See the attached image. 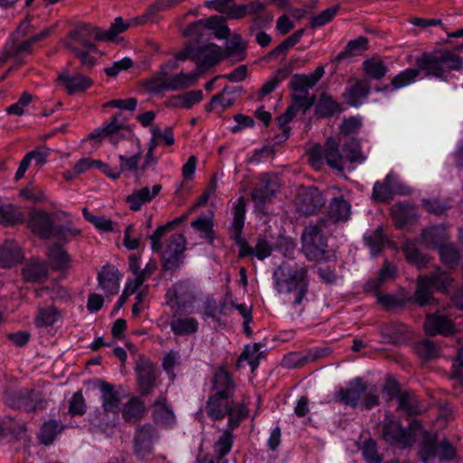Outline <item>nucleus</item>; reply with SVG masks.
Returning a JSON list of instances; mask_svg holds the SVG:
<instances>
[{
	"label": "nucleus",
	"mask_w": 463,
	"mask_h": 463,
	"mask_svg": "<svg viewBox=\"0 0 463 463\" xmlns=\"http://www.w3.org/2000/svg\"><path fill=\"white\" fill-rule=\"evenodd\" d=\"M98 388L100 392V403L103 412L106 414H118L120 411L121 399L115 390V385L104 382H98Z\"/></svg>",
	"instance_id": "nucleus-21"
},
{
	"label": "nucleus",
	"mask_w": 463,
	"mask_h": 463,
	"mask_svg": "<svg viewBox=\"0 0 463 463\" xmlns=\"http://www.w3.org/2000/svg\"><path fill=\"white\" fill-rule=\"evenodd\" d=\"M4 401L10 408L25 412L42 411L47 406V401L42 392L28 388L6 390Z\"/></svg>",
	"instance_id": "nucleus-8"
},
{
	"label": "nucleus",
	"mask_w": 463,
	"mask_h": 463,
	"mask_svg": "<svg viewBox=\"0 0 463 463\" xmlns=\"http://www.w3.org/2000/svg\"><path fill=\"white\" fill-rule=\"evenodd\" d=\"M133 135V128L130 125H118V123L104 122L100 127L95 128L89 134L90 139H104L107 138L113 146L123 140L127 139Z\"/></svg>",
	"instance_id": "nucleus-16"
},
{
	"label": "nucleus",
	"mask_w": 463,
	"mask_h": 463,
	"mask_svg": "<svg viewBox=\"0 0 463 463\" xmlns=\"http://www.w3.org/2000/svg\"><path fill=\"white\" fill-rule=\"evenodd\" d=\"M24 220V213L14 204H5L0 206V224L4 226H14L23 222Z\"/></svg>",
	"instance_id": "nucleus-47"
},
{
	"label": "nucleus",
	"mask_w": 463,
	"mask_h": 463,
	"mask_svg": "<svg viewBox=\"0 0 463 463\" xmlns=\"http://www.w3.org/2000/svg\"><path fill=\"white\" fill-rule=\"evenodd\" d=\"M368 49V40L365 37L360 36L354 40L347 43L345 50L339 52L334 59L335 62H341L348 57H352Z\"/></svg>",
	"instance_id": "nucleus-48"
},
{
	"label": "nucleus",
	"mask_w": 463,
	"mask_h": 463,
	"mask_svg": "<svg viewBox=\"0 0 463 463\" xmlns=\"http://www.w3.org/2000/svg\"><path fill=\"white\" fill-rule=\"evenodd\" d=\"M325 69L323 66H318L316 70L307 74H295L289 81V89L293 91L292 104H295L304 111L310 109L314 103V99L309 96V90L312 89L324 76Z\"/></svg>",
	"instance_id": "nucleus-7"
},
{
	"label": "nucleus",
	"mask_w": 463,
	"mask_h": 463,
	"mask_svg": "<svg viewBox=\"0 0 463 463\" xmlns=\"http://www.w3.org/2000/svg\"><path fill=\"white\" fill-rule=\"evenodd\" d=\"M22 276L27 282L43 283L49 277L47 265L43 261L32 260L24 266Z\"/></svg>",
	"instance_id": "nucleus-35"
},
{
	"label": "nucleus",
	"mask_w": 463,
	"mask_h": 463,
	"mask_svg": "<svg viewBox=\"0 0 463 463\" xmlns=\"http://www.w3.org/2000/svg\"><path fill=\"white\" fill-rule=\"evenodd\" d=\"M395 181V175L388 174L383 182L377 181L372 193V198L377 203H387L392 199V183Z\"/></svg>",
	"instance_id": "nucleus-45"
},
{
	"label": "nucleus",
	"mask_w": 463,
	"mask_h": 463,
	"mask_svg": "<svg viewBox=\"0 0 463 463\" xmlns=\"http://www.w3.org/2000/svg\"><path fill=\"white\" fill-rule=\"evenodd\" d=\"M249 410L244 403H235L233 401L230 405L228 416V430L232 431L239 427L241 422L248 417Z\"/></svg>",
	"instance_id": "nucleus-54"
},
{
	"label": "nucleus",
	"mask_w": 463,
	"mask_h": 463,
	"mask_svg": "<svg viewBox=\"0 0 463 463\" xmlns=\"http://www.w3.org/2000/svg\"><path fill=\"white\" fill-rule=\"evenodd\" d=\"M154 434L155 428L150 423L140 425L136 429L134 450L137 457L144 458L151 453Z\"/></svg>",
	"instance_id": "nucleus-22"
},
{
	"label": "nucleus",
	"mask_w": 463,
	"mask_h": 463,
	"mask_svg": "<svg viewBox=\"0 0 463 463\" xmlns=\"http://www.w3.org/2000/svg\"><path fill=\"white\" fill-rule=\"evenodd\" d=\"M380 332L383 342L386 344L399 345L409 336L408 326L401 322L392 321L380 326Z\"/></svg>",
	"instance_id": "nucleus-28"
},
{
	"label": "nucleus",
	"mask_w": 463,
	"mask_h": 463,
	"mask_svg": "<svg viewBox=\"0 0 463 463\" xmlns=\"http://www.w3.org/2000/svg\"><path fill=\"white\" fill-rule=\"evenodd\" d=\"M213 394L225 396L234 395L235 384L232 375L223 367L218 368L213 376Z\"/></svg>",
	"instance_id": "nucleus-33"
},
{
	"label": "nucleus",
	"mask_w": 463,
	"mask_h": 463,
	"mask_svg": "<svg viewBox=\"0 0 463 463\" xmlns=\"http://www.w3.org/2000/svg\"><path fill=\"white\" fill-rule=\"evenodd\" d=\"M177 67L178 63L174 60L162 63L158 71L144 80L145 90L150 94L158 95L165 91H177L192 87L194 80L193 76L184 75L183 71L169 76V73Z\"/></svg>",
	"instance_id": "nucleus-3"
},
{
	"label": "nucleus",
	"mask_w": 463,
	"mask_h": 463,
	"mask_svg": "<svg viewBox=\"0 0 463 463\" xmlns=\"http://www.w3.org/2000/svg\"><path fill=\"white\" fill-rule=\"evenodd\" d=\"M162 189V185L156 184L152 188L148 186L134 190L126 197V203L131 211H139L142 206L153 201Z\"/></svg>",
	"instance_id": "nucleus-24"
},
{
	"label": "nucleus",
	"mask_w": 463,
	"mask_h": 463,
	"mask_svg": "<svg viewBox=\"0 0 463 463\" xmlns=\"http://www.w3.org/2000/svg\"><path fill=\"white\" fill-rule=\"evenodd\" d=\"M421 240L428 248H439L448 239L447 230L442 225L428 227L421 232Z\"/></svg>",
	"instance_id": "nucleus-39"
},
{
	"label": "nucleus",
	"mask_w": 463,
	"mask_h": 463,
	"mask_svg": "<svg viewBox=\"0 0 463 463\" xmlns=\"http://www.w3.org/2000/svg\"><path fill=\"white\" fill-rule=\"evenodd\" d=\"M302 250L310 261L336 262L335 253L327 249L326 238L318 225L305 229L302 233Z\"/></svg>",
	"instance_id": "nucleus-5"
},
{
	"label": "nucleus",
	"mask_w": 463,
	"mask_h": 463,
	"mask_svg": "<svg viewBox=\"0 0 463 463\" xmlns=\"http://www.w3.org/2000/svg\"><path fill=\"white\" fill-rule=\"evenodd\" d=\"M191 226L201 233V237L213 243L214 240L213 220L210 215H201L192 222Z\"/></svg>",
	"instance_id": "nucleus-52"
},
{
	"label": "nucleus",
	"mask_w": 463,
	"mask_h": 463,
	"mask_svg": "<svg viewBox=\"0 0 463 463\" xmlns=\"http://www.w3.org/2000/svg\"><path fill=\"white\" fill-rule=\"evenodd\" d=\"M232 396L212 394L209 396L205 410L208 417L213 420H223L229 412L232 402Z\"/></svg>",
	"instance_id": "nucleus-25"
},
{
	"label": "nucleus",
	"mask_w": 463,
	"mask_h": 463,
	"mask_svg": "<svg viewBox=\"0 0 463 463\" xmlns=\"http://www.w3.org/2000/svg\"><path fill=\"white\" fill-rule=\"evenodd\" d=\"M24 254L20 246L13 241H7L0 247V268H11L20 263Z\"/></svg>",
	"instance_id": "nucleus-36"
},
{
	"label": "nucleus",
	"mask_w": 463,
	"mask_h": 463,
	"mask_svg": "<svg viewBox=\"0 0 463 463\" xmlns=\"http://www.w3.org/2000/svg\"><path fill=\"white\" fill-rule=\"evenodd\" d=\"M49 33L50 31L45 29L20 43L14 44L7 52V55L9 57L14 58L18 61V66L21 65L23 63V60L20 58V56L22 54H30L32 52V46L34 43L45 39L49 35Z\"/></svg>",
	"instance_id": "nucleus-38"
},
{
	"label": "nucleus",
	"mask_w": 463,
	"mask_h": 463,
	"mask_svg": "<svg viewBox=\"0 0 463 463\" xmlns=\"http://www.w3.org/2000/svg\"><path fill=\"white\" fill-rule=\"evenodd\" d=\"M60 317V311L54 306L42 307L35 317V325L38 327L52 326Z\"/></svg>",
	"instance_id": "nucleus-56"
},
{
	"label": "nucleus",
	"mask_w": 463,
	"mask_h": 463,
	"mask_svg": "<svg viewBox=\"0 0 463 463\" xmlns=\"http://www.w3.org/2000/svg\"><path fill=\"white\" fill-rule=\"evenodd\" d=\"M65 218V223L62 225L54 226L52 236L59 241L68 243L72 240L81 235V230L75 228L71 221L69 219V214L65 212L61 213Z\"/></svg>",
	"instance_id": "nucleus-43"
},
{
	"label": "nucleus",
	"mask_w": 463,
	"mask_h": 463,
	"mask_svg": "<svg viewBox=\"0 0 463 463\" xmlns=\"http://www.w3.org/2000/svg\"><path fill=\"white\" fill-rule=\"evenodd\" d=\"M363 69L370 79L376 80H382L388 71L385 63L378 58H371L364 61Z\"/></svg>",
	"instance_id": "nucleus-53"
},
{
	"label": "nucleus",
	"mask_w": 463,
	"mask_h": 463,
	"mask_svg": "<svg viewBox=\"0 0 463 463\" xmlns=\"http://www.w3.org/2000/svg\"><path fill=\"white\" fill-rule=\"evenodd\" d=\"M63 428L64 425L55 420L44 422L39 433L41 443L46 446L52 444L56 436L63 430Z\"/></svg>",
	"instance_id": "nucleus-49"
},
{
	"label": "nucleus",
	"mask_w": 463,
	"mask_h": 463,
	"mask_svg": "<svg viewBox=\"0 0 463 463\" xmlns=\"http://www.w3.org/2000/svg\"><path fill=\"white\" fill-rule=\"evenodd\" d=\"M326 199L317 188L310 187L298 194L297 210L304 215H312L325 205Z\"/></svg>",
	"instance_id": "nucleus-18"
},
{
	"label": "nucleus",
	"mask_w": 463,
	"mask_h": 463,
	"mask_svg": "<svg viewBox=\"0 0 463 463\" xmlns=\"http://www.w3.org/2000/svg\"><path fill=\"white\" fill-rule=\"evenodd\" d=\"M288 77V71L283 69L278 70L274 75L270 76L259 90L258 99H262L273 92L276 88Z\"/></svg>",
	"instance_id": "nucleus-60"
},
{
	"label": "nucleus",
	"mask_w": 463,
	"mask_h": 463,
	"mask_svg": "<svg viewBox=\"0 0 463 463\" xmlns=\"http://www.w3.org/2000/svg\"><path fill=\"white\" fill-rule=\"evenodd\" d=\"M137 374L140 393L144 396L149 395L153 392L156 380L154 364L149 361L137 364Z\"/></svg>",
	"instance_id": "nucleus-27"
},
{
	"label": "nucleus",
	"mask_w": 463,
	"mask_h": 463,
	"mask_svg": "<svg viewBox=\"0 0 463 463\" xmlns=\"http://www.w3.org/2000/svg\"><path fill=\"white\" fill-rule=\"evenodd\" d=\"M47 259L51 267L57 271H65L70 269L71 259L67 250L58 243H54L47 250Z\"/></svg>",
	"instance_id": "nucleus-34"
},
{
	"label": "nucleus",
	"mask_w": 463,
	"mask_h": 463,
	"mask_svg": "<svg viewBox=\"0 0 463 463\" xmlns=\"http://www.w3.org/2000/svg\"><path fill=\"white\" fill-rule=\"evenodd\" d=\"M152 417L156 423L165 426H173L175 422V416L173 409L168 405L167 399L159 395L153 403Z\"/></svg>",
	"instance_id": "nucleus-32"
},
{
	"label": "nucleus",
	"mask_w": 463,
	"mask_h": 463,
	"mask_svg": "<svg viewBox=\"0 0 463 463\" xmlns=\"http://www.w3.org/2000/svg\"><path fill=\"white\" fill-rule=\"evenodd\" d=\"M186 239L182 233H175L167 241L165 249L160 254V260L164 271L176 270L184 259Z\"/></svg>",
	"instance_id": "nucleus-11"
},
{
	"label": "nucleus",
	"mask_w": 463,
	"mask_h": 463,
	"mask_svg": "<svg viewBox=\"0 0 463 463\" xmlns=\"http://www.w3.org/2000/svg\"><path fill=\"white\" fill-rule=\"evenodd\" d=\"M335 399L345 406H360L362 410H371L379 405L378 389L375 386L369 389L361 377H356L349 381L345 386L339 387Z\"/></svg>",
	"instance_id": "nucleus-4"
},
{
	"label": "nucleus",
	"mask_w": 463,
	"mask_h": 463,
	"mask_svg": "<svg viewBox=\"0 0 463 463\" xmlns=\"http://www.w3.org/2000/svg\"><path fill=\"white\" fill-rule=\"evenodd\" d=\"M398 409L404 411L409 416L416 415L420 412L419 408L418 398L414 393L410 392H404L397 396Z\"/></svg>",
	"instance_id": "nucleus-55"
},
{
	"label": "nucleus",
	"mask_w": 463,
	"mask_h": 463,
	"mask_svg": "<svg viewBox=\"0 0 463 463\" xmlns=\"http://www.w3.org/2000/svg\"><path fill=\"white\" fill-rule=\"evenodd\" d=\"M395 274L396 267L386 260L379 271L378 278L370 279L365 285V289L378 290L385 281L394 279Z\"/></svg>",
	"instance_id": "nucleus-50"
},
{
	"label": "nucleus",
	"mask_w": 463,
	"mask_h": 463,
	"mask_svg": "<svg viewBox=\"0 0 463 463\" xmlns=\"http://www.w3.org/2000/svg\"><path fill=\"white\" fill-rule=\"evenodd\" d=\"M221 58V48L216 44L211 43L196 48L195 54L193 56V61H195L196 68L191 72L184 73V75L194 77L193 82L194 86L197 82L199 75L218 64Z\"/></svg>",
	"instance_id": "nucleus-12"
},
{
	"label": "nucleus",
	"mask_w": 463,
	"mask_h": 463,
	"mask_svg": "<svg viewBox=\"0 0 463 463\" xmlns=\"http://www.w3.org/2000/svg\"><path fill=\"white\" fill-rule=\"evenodd\" d=\"M246 213V203L242 196L239 197L233 207L232 222L230 225L231 238L234 241L235 244L239 247V257L245 258L254 255L253 248L250 247L248 241L242 238L241 234L244 228Z\"/></svg>",
	"instance_id": "nucleus-10"
},
{
	"label": "nucleus",
	"mask_w": 463,
	"mask_h": 463,
	"mask_svg": "<svg viewBox=\"0 0 463 463\" xmlns=\"http://www.w3.org/2000/svg\"><path fill=\"white\" fill-rule=\"evenodd\" d=\"M383 439L387 443L402 449L411 447L414 441L411 432L405 430L399 420L390 415H386L383 421Z\"/></svg>",
	"instance_id": "nucleus-14"
},
{
	"label": "nucleus",
	"mask_w": 463,
	"mask_h": 463,
	"mask_svg": "<svg viewBox=\"0 0 463 463\" xmlns=\"http://www.w3.org/2000/svg\"><path fill=\"white\" fill-rule=\"evenodd\" d=\"M121 415L125 422L129 424H136L141 420L146 411L145 402L138 397H131L120 408Z\"/></svg>",
	"instance_id": "nucleus-31"
},
{
	"label": "nucleus",
	"mask_w": 463,
	"mask_h": 463,
	"mask_svg": "<svg viewBox=\"0 0 463 463\" xmlns=\"http://www.w3.org/2000/svg\"><path fill=\"white\" fill-rule=\"evenodd\" d=\"M351 213V204L343 196L333 198L328 206V216L334 222H346Z\"/></svg>",
	"instance_id": "nucleus-42"
},
{
	"label": "nucleus",
	"mask_w": 463,
	"mask_h": 463,
	"mask_svg": "<svg viewBox=\"0 0 463 463\" xmlns=\"http://www.w3.org/2000/svg\"><path fill=\"white\" fill-rule=\"evenodd\" d=\"M261 346L262 345L260 343H255L252 345H246L243 352L238 358V364H241L243 361H248V364L251 368V372H254L260 364V358L261 355L260 349Z\"/></svg>",
	"instance_id": "nucleus-58"
},
{
	"label": "nucleus",
	"mask_w": 463,
	"mask_h": 463,
	"mask_svg": "<svg viewBox=\"0 0 463 463\" xmlns=\"http://www.w3.org/2000/svg\"><path fill=\"white\" fill-rule=\"evenodd\" d=\"M196 300L193 285L188 280L175 282L165 293L166 305L177 314H184Z\"/></svg>",
	"instance_id": "nucleus-9"
},
{
	"label": "nucleus",
	"mask_w": 463,
	"mask_h": 463,
	"mask_svg": "<svg viewBox=\"0 0 463 463\" xmlns=\"http://www.w3.org/2000/svg\"><path fill=\"white\" fill-rule=\"evenodd\" d=\"M439 252L441 261L447 266H456L460 260V254L453 244L444 243L439 247Z\"/></svg>",
	"instance_id": "nucleus-64"
},
{
	"label": "nucleus",
	"mask_w": 463,
	"mask_h": 463,
	"mask_svg": "<svg viewBox=\"0 0 463 463\" xmlns=\"http://www.w3.org/2000/svg\"><path fill=\"white\" fill-rule=\"evenodd\" d=\"M424 330L428 335H449L454 332V324L446 316L428 315L424 322Z\"/></svg>",
	"instance_id": "nucleus-26"
},
{
	"label": "nucleus",
	"mask_w": 463,
	"mask_h": 463,
	"mask_svg": "<svg viewBox=\"0 0 463 463\" xmlns=\"http://www.w3.org/2000/svg\"><path fill=\"white\" fill-rule=\"evenodd\" d=\"M424 276L434 291L448 290L453 281L449 274L441 269H437L430 274Z\"/></svg>",
	"instance_id": "nucleus-51"
},
{
	"label": "nucleus",
	"mask_w": 463,
	"mask_h": 463,
	"mask_svg": "<svg viewBox=\"0 0 463 463\" xmlns=\"http://www.w3.org/2000/svg\"><path fill=\"white\" fill-rule=\"evenodd\" d=\"M203 94L201 90H191L184 94L173 97L170 105L180 109H192L195 104L203 100Z\"/></svg>",
	"instance_id": "nucleus-46"
},
{
	"label": "nucleus",
	"mask_w": 463,
	"mask_h": 463,
	"mask_svg": "<svg viewBox=\"0 0 463 463\" xmlns=\"http://www.w3.org/2000/svg\"><path fill=\"white\" fill-rule=\"evenodd\" d=\"M273 285L279 294L294 293L293 306L300 305L309 287L308 267L303 261L283 260L273 271Z\"/></svg>",
	"instance_id": "nucleus-2"
},
{
	"label": "nucleus",
	"mask_w": 463,
	"mask_h": 463,
	"mask_svg": "<svg viewBox=\"0 0 463 463\" xmlns=\"http://www.w3.org/2000/svg\"><path fill=\"white\" fill-rule=\"evenodd\" d=\"M456 454V448L448 439L438 441L433 437H425L420 449V458L425 463L435 458L449 461L455 458Z\"/></svg>",
	"instance_id": "nucleus-13"
},
{
	"label": "nucleus",
	"mask_w": 463,
	"mask_h": 463,
	"mask_svg": "<svg viewBox=\"0 0 463 463\" xmlns=\"http://www.w3.org/2000/svg\"><path fill=\"white\" fill-rule=\"evenodd\" d=\"M434 290L428 283L425 276H419L417 279V288L415 291V301L420 306H426L430 303Z\"/></svg>",
	"instance_id": "nucleus-59"
},
{
	"label": "nucleus",
	"mask_w": 463,
	"mask_h": 463,
	"mask_svg": "<svg viewBox=\"0 0 463 463\" xmlns=\"http://www.w3.org/2000/svg\"><path fill=\"white\" fill-rule=\"evenodd\" d=\"M233 435L231 430L226 429L213 445L214 453L222 460L232 449Z\"/></svg>",
	"instance_id": "nucleus-57"
},
{
	"label": "nucleus",
	"mask_w": 463,
	"mask_h": 463,
	"mask_svg": "<svg viewBox=\"0 0 463 463\" xmlns=\"http://www.w3.org/2000/svg\"><path fill=\"white\" fill-rule=\"evenodd\" d=\"M317 110L321 117L329 118L341 112V107L331 97L323 95L317 105Z\"/></svg>",
	"instance_id": "nucleus-63"
},
{
	"label": "nucleus",
	"mask_w": 463,
	"mask_h": 463,
	"mask_svg": "<svg viewBox=\"0 0 463 463\" xmlns=\"http://www.w3.org/2000/svg\"><path fill=\"white\" fill-rule=\"evenodd\" d=\"M97 279L99 286L105 293L118 294L121 275L117 268L109 264L104 265L99 271Z\"/></svg>",
	"instance_id": "nucleus-23"
},
{
	"label": "nucleus",
	"mask_w": 463,
	"mask_h": 463,
	"mask_svg": "<svg viewBox=\"0 0 463 463\" xmlns=\"http://www.w3.org/2000/svg\"><path fill=\"white\" fill-rule=\"evenodd\" d=\"M416 354L423 360H432L439 355V347L430 339H423L415 344Z\"/></svg>",
	"instance_id": "nucleus-61"
},
{
	"label": "nucleus",
	"mask_w": 463,
	"mask_h": 463,
	"mask_svg": "<svg viewBox=\"0 0 463 463\" xmlns=\"http://www.w3.org/2000/svg\"><path fill=\"white\" fill-rule=\"evenodd\" d=\"M370 89L367 80H357L353 85L345 88L344 99L352 107H359L368 98Z\"/></svg>",
	"instance_id": "nucleus-29"
},
{
	"label": "nucleus",
	"mask_w": 463,
	"mask_h": 463,
	"mask_svg": "<svg viewBox=\"0 0 463 463\" xmlns=\"http://www.w3.org/2000/svg\"><path fill=\"white\" fill-rule=\"evenodd\" d=\"M28 227L39 238L46 240L52 236L54 224L50 213L33 210L28 217Z\"/></svg>",
	"instance_id": "nucleus-19"
},
{
	"label": "nucleus",
	"mask_w": 463,
	"mask_h": 463,
	"mask_svg": "<svg viewBox=\"0 0 463 463\" xmlns=\"http://www.w3.org/2000/svg\"><path fill=\"white\" fill-rule=\"evenodd\" d=\"M301 109L295 104H291L283 114L277 117L276 123L280 132L274 137L275 144H281L288 138L290 134L288 124Z\"/></svg>",
	"instance_id": "nucleus-37"
},
{
	"label": "nucleus",
	"mask_w": 463,
	"mask_h": 463,
	"mask_svg": "<svg viewBox=\"0 0 463 463\" xmlns=\"http://www.w3.org/2000/svg\"><path fill=\"white\" fill-rule=\"evenodd\" d=\"M170 327L175 335L183 336L195 334L199 329L198 320L192 317L174 318Z\"/></svg>",
	"instance_id": "nucleus-44"
},
{
	"label": "nucleus",
	"mask_w": 463,
	"mask_h": 463,
	"mask_svg": "<svg viewBox=\"0 0 463 463\" xmlns=\"http://www.w3.org/2000/svg\"><path fill=\"white\" fill-rule=\"evenodd\" d=\"M391 215L395 226L402 229L417 220V207L410 203H397L391 208Z\"/></svg>",
	"instance_id": "nucleus-30"
},
{
	"label": "nucleus",
	"mask_w": 463,
	"mask_h": 463,
	"mask_svg": "<svg viewBox=\"0 0 463 463\" xmlns=\"http://www.w3.org/2000/svg\"><path fill=\"white\" fill-rule=\"evenodd\" d=\"M308 156L311 165L316 169L320 168L326 161L327 165L338 171H343L346 163L362 164L366 159L361 151L360 142L354 138L340 146L334 137H328L324 146L314 145Z\"/></svg>",
	"instance_id": "nucleus-1"
},
{
	"label": "nucleus",
	"mask_w": 463,
	"mask_h": 463,
	"mask_svg": "<svg viewBox=\"0 0 463 463\" xmlns=\"http://www.w3.org/2000/svg\"><path fill=\"white\" fill-rule=\"evenodd\" d=\"M278 189L277 177L263 175L251 192V199L256 207L263 211L267 203L271 202Z\"/></svg>",
	"instance_id": "nucleus-17"
},
{
	"label": "nucleus",
	"mask_w": 463,
	"mask_h": 463,
	"mask_svg": "<svg viewBox=\"0 0 463 463\" xmlns=\"http://www.w3.org/2000/svg\"><path fill=\"white\" fill-rule=\"evenodd\" d=\"M101 29L88 24H80L69 33L68 40L65 43L67 49L72 44L76 48L86 50H97L93 41H101Z\"/></svg>",
	"instance_id": "nucleus-15"
},
{
	"label": "nucleus",
	"mask_w": 463,
	"mask_h": 463,
	"mask_svg": "<svg viewBox=\"0 0 463 463\" xmlns=\"http://www.w3.org/2000/svg\"><path fill=\"white\" fill-rule=\"evenodd\" d=\"M57 80L68 95L84 93L93 85L91 78L80 72L72 74L61 72Z\"/></svg>",
	"instance_id": "nucleus-20"
},
{
	"label": "nucleus",
	"mask_w": 463,
	"mask_h": 463,
	"mask_svg": "<svg viewBox=\"0 0 463 463\" xmlns=\"http://www.w3.org/2000/svg\"><path fill=\"white\" fill-rule=\"evenodd\" d=\"M416 62L418 70L424 71L427 76L441 78L450 71L460 69L463 60L451 52H440L439 53H423Z\"/></svg>",
	"instance_id": "nucleus-6"
},
{
	"label": "nucleus",
	"mask_w": 463,
	"mask_h": 463,
	"mask_svg": "<svg viewBox=\"0 0 463 463\" xmlns=\"http://www.w3.org/2000/svg\"><path fill=\"white\" fill-rule=\"evenodd\" d=\"M182 0H156L146 8V12L137 17L132 19L135 25L145 24L152 23L155 15L159 12L166 8H171Z\"/></svg>",
	"instance_id": "nucleus-41"
},
{
	"label": "nucleus",
	"mask_w": 463,
	"mask_h": 463,
	"mask_svg": "<svg viewBox=\"0 0 463 463\" xmlns=\"http://www.w3.org/2000/svg\"><path fill=\"white\" fill-rule=\"evenodd\" d=\"M419 75L418 69H406L396 76L391 81L392 89L391 90H396L402 88H404L412 82L415 81L416 78Z\"/></svg>",
	"instance_id": "nucleus-62"
},
{
	"label": "nucleus",
	"mask_w": 463,
	"mask_h": 463,
	"mask_svg": "<svg viewBox=\"0 0 463 463\" xmlns=\"http://www.w3.org/2000/svg\"><path fill=\"white\" fill-rule=\"evenodd\" d=\"M182 0H156L146 8V12L137 17L132 19L135 25L145 24L152 23L155 15L159 12L166 8H171Z\"/></svg>",
	"instance_id": "nucleus-40"
}]
</instances>
